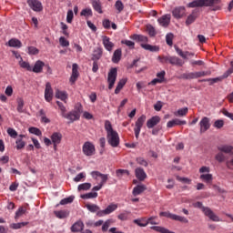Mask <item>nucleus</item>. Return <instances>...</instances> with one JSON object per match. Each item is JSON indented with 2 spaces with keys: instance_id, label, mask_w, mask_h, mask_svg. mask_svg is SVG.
Segmentation results:
<instances>
[{
  "instance_id": "nucleus-1",
  "label": "nucleus",
  "mask_w": 233,
  "mask_h": 233,
  "mask_svg": "<svg viewBox=\"0 0 233 233\" xmlns=\"http://www.w3.org/2000/svg\"><path fill=\"white\" fill-rule=\"evenodd\" d=\"M105 130L106 132L108 145H110V147L113 148H117L120 143L119 134L117 131L114 130V127H112V123H110L108 120L105 122Z\"/></svg>"
},
{
  "instance_id": "nucleus-2",
  "label": "nucleus",
  "mask_w": 233,
  "mask_h": 233,
  "mask_svg": "<svg viewBox=\"0 0 233 233\" xmlns=\"http://www.w3.org/2000/svg\"><path fill=\"white\" fill-rule=\"evenodd\" d=\"M193 207L195 208H200V210H202V212L205 214V216H207L208 218H209V219H211V221H215V222H219V217H218V215L215 214L214 211H212V209H210V208L208 207H204L203 203L198 201L195 202L193 204Z\"/></svg>"
},
{
  "instance_id": "nucleus-3",
  "label": "nucleus",
  "mask_w": 233,
  "mask_h": 233,
  "mask_svg": "<svg viewBox=\"0 0 233 233\" xmlns=\"http://www.w3.org/2000/svg\"><path fill=\"white\" fill-rule=\"evenodd\" d=\"M81 114H83V106L79 105L75 110L66 113L62 117L68 119L69 123H74V121H79Z\"/></svg>"
},
{
  "instance_id": "nucleus-4",
  "label": "nucleus",
  "mask_w": 233,
  "mask_h": 233,
  "mask_svg": "<svg viewBox=\"0 0 233 233\" xmlns=\"http://www.w3.org/2000/svg\"><path fill=\"white\" fill-rule=\"evenodd\" d=\"M158 61L161 63H169V65H173L174 66H183L185 65V62L183 59L176 56H157Z\"/></svg>"
},
{
  "instance_id": "nucleus-5",
  "label": "nucleus",
  "mask_w": 233,
  "mask_h": 233,
  "mask_svg": "<svg viewBox=\"0 0 233 233\" xmlns=\"http://www.w3.org/2000/svg\"><path fill=\"white\" fill-rule=\"evenodd\" d=\"M145 121H147V116L142 115L140 117L137 118L135 124V137L137 139H139V134H141V128H143V125H145Z\"/></svg>"
},
{
  "instance_id": "nucleus-6",
  "label": "nucleus",
  "mask_w": 233,
  "mask_h": 233,
  "mask_svg": "<svg viewBox=\"0 0 233 233\" xmlns=\"http://www.w3.org/2000/svg\"><path fill=\"white\" fill-rule=\"evenodd\" d=\"M116 79H117V68H111L107 75L108 88L112 90L114 85H116Z\"/></svg>"
},
{
  "instance_id": "nucleus-7",
  "label": "nucleus",
  "mask_w": 233,
  "mask_h": 233,
  "mask_svg": "<svg viewBox=\"0 0 233 233\" xmlns=\"http://www.w3.org/2000/svg\"><path fill=\"white\" fill-rule=\"evenodd\" d=\"M230 74H233V67H230L228 70H227L223 74V76H221L219 77L202 79V80H198V81H199V83L208 81V82H211V85H214V83H218V81H223V79H227V77H228V76H230Z\"/></svg>"
},
{
  "instance_id": "nucleus-8",
  "label": "nucleus",
  "mask_w": 233,
  "mask_h": 233,
  "mask_svg": "<svg viewBox=\"0 0 233 233\" xmlns=\"http://www.w3.org/2000/svg\"><path fill=\"white\" fill-rule=\"evenodd\" d=\"M82 150L85 154V156H94L96 154V147L91 142H86L83 145Z\"/></svg>"
},
{
  "instance_id": "nucleus-9",
  "label": "nucleus",
  "mask_w": 233,
  "mask_h": 233,
  "mask_svg": "<svg viewBox=\"0 0 233 233\" xmlns=\"http://www.w3.org/2000/svg\"><path fill=\"white\" fill-rule=\"evenodd\" d=\"M27 5L34 12H43V4L38 0H27Z\"/></svg>"
},
{
  "instance_id": "nucleus-10",
  "label": "nucleus",
  "mask_w": 233,
  "mask_h": 233,
  "mask_svg": "<svg viewBox=\"0 0 233 233\" xmlns=\"http://www.w3.org/2000/svg\"><path fill=\"white\" fill-rule=\"evenodd\" d=\"M116 210H117V204H111L106 209L98 211L96 216L103 218V216H108V214H112Z\"/></svg>"
},
{
  "instance_id": "nucleus-11",
  "label": "nucleus",
  "mask_w": 233,
  "mask_h": 233,
  "mask_svg": "<svg viewBox=\"0 0 233 233\" xmlns=\"http://www.w3.org/2000/svg\"><path fill=\"white\" fill-rule=\"evenodd\" d=\"M45 99L47 101V103H50V101L54 99V89H52V85L50 82L46 84Z\"/></svg>"
},
{
  "instance_id": "nucleus-12",
  "label": "nucleus",
  "mask_w": 233,
  "mask_h": 233,
  "mask_svg": "<svg viewBox=\"0 0 233 233\" xmlns=\"http://www.w3.org/2000/svg\"><path fill=\"white\" fill-rule=\"evenodd\" d=\"M199 127L200 134H204V132H207V130L210 128V118L204 116L199 122Z\"/></svg>"
},
{
  "instance_id": "nucleus-13",
  "label": "nucleus",
  "mask_w": 233,
  "mask_h": 233,
  "mask_svg": "<svg viewBox=\"0 0 233 233\" xmlns=\"http://www.w3.org/2000/svg\"><path fill=\"white\" fill-rule=\"evenodd\" d=\"M91 176L94 179H97L98 177H100L101 182L100 185H105L106 183V181H108V175L106 174H103L99 171H93L91 172Z\"/></svg>"
},
{
  "instance_id": "nucleus-14",
  "label": "nucleus",
  "mask_w": 233,
  "mask_h": 233,
  "mask_svg": "<svg viewBox=\"0 0 233 233\" xmlns=\"http://www.w3.org/2000/svg\"><path fill=\"white\" fill-rule=\"evenodd\" d=\"M102 43H103L104 48H106L107 52H112V50H114V43L110 41V37L106 35H103Z\"/></svg>"
},
{
  "instance_id": "nucleus-15",
  "label": "nucleus",
  "mask_w": 233,
  "mask_h": 233,
  "mask_svg": "<svg viewBox=\"0 0 233 233\" xmlns=\"http://www.w3.org/2000/svg\"><path fill=\"white\" fill-rule=\"evenodd\" d=\"M43 68H45V62L37 60L34 66L31 67V72H34L35 74H41L43 72Z\"/></svg>"
},
{
  "instance_id": "nucleus-16",
  "label": "nucleus",
  "mask_w": 233,
  "mask_h": 233,
  "mask_svg": "<svg viewBox=\"0 0 233 233\" xmlns=\"http://www.w3.org/2000/svg\"><path fill=\"white\" fill-rule=\"evenodd\" d=\"M79 68V66H77V64H73L72 66V75L70 77V83H72V85H74V83H76V81H77V78L79 77V71H77Z\"/></svg>"
},
{
  "instance_id": "nucleus-17",
  "label": "nucleus",
  "mask_w": 233,
  "mask_h": 233,
  "mask_svg": "<svg viewBox=\"0 0 233 233\" xmlns=\"http://www.w3.org/2000/svg\"><path fill=\"white\" fill-rule=\"evenodd\" d=\"M159 123H161V117L155 116L147 120V128H154V127L159 125Z\"/></svg>"
},
{
  "instance_id": "nucleus-18",
  "label": "nucleus",
  "mask_w": 233,
  "mask_h": 233,
  "mask_svg": "<svg viewBox=\"0 0 233 233\" xmlns=\"http://www.w3.org/2000/svg\"><path fill=\"white\" fill-rule=\"evenodd\" d=\"M181 125H187L186 120H180L178 118H175L167 123V128H173V127H181Z\"/></svg>"
},
{
  "instance_id": "nucleus-19",
  "label": "nucleus",
  "mask_w": 233,
  "mask_h": 233,
  "mask_svg": "<svg viewBox=\"0 0 233 233\" xmlns=\"http://www.w3.org/2000/svg\"><path fill=\"white\" fill-rule=\"evenodd\" d=\"M135 175L138 181H145L147 179V173L145 172V169L141 167L136 168Z\"/></svg>"
},
{
  "instance_id": "nucleus-20",
  "label": "nucleus",
  "mask_w": 233,
  "mask_h": 233,
  "mask_svg": "<svg viewBox=\"0 0 233 233\" xmlns=\"http://www.w3.org/2000/svg\"><path fill=\"white\" fill-rule=\"evenodd\" d=\"M172 14L176 19H181V17H183V15H185V7L183 6L176 7L172 11Z\"/></svg>"
},
{
  "instance_id": "nucleus-21",
  "label": "nucleus",
  "mask_w": 233,
  "mask_h": 233,
  "mask_svg": "<svg viewBox=\"0 0 233 233\" xmlns=\"http://www.w3.org/2000/svg\"><path fill=\"white\" fill-rule=\"evenodd\" d=\"M220 3L221 0H206V6H213V10H221Z\"/></svg>"
},
{
  "instance_id": "nucleus-22",
  "label": "nucleus",
  "mask_w": 233,
  "mask_h": 233,
  "mask_svg": "<svg viewBox=\"0 0 233 233\" xmlns=\"http://www.w3.org/2000/svg\"><path fill=\"white\" fill-rule=\"evenodd\" d=\"M91 5L95 12H97V14H103V6L101 5V1L91 0Z\"/></svg>"
},
{
  "instance_id": "nucleus-23",
  "label": "nucleus",
  "mask_w": 233,
  "mask_h": 233,
  "mask_svg": "<svg viewBox=\"0 0 233 233\" xmlns=\"http://www.w3.org/2000/svg\"><path fill=\"white\" fill-rule=\"evenodd\" d=\"M175 50L177 54L182 57V59H188L190 56H194V53H190L188 51L184 52L179 47H175Z\"/></svg>"
},
{
  "instance_id": "nucleus-24",
  "label": "nucleus",
  "mask_w": 233,
  "mask_h": 233,
  "mask_svg": "<svg viewBox=\"0 0 233 233\" xmlns=\"http://www.w3.org/2000/svg\"><path fill=\"white\" fill-rule=\"evenodd\" d=\"M103 56V48L101 47H96L92 55V61H99Z\"/></svg>"
},
{
  "instance_id": "nucleus-25",
  "label": "nucleus",
  "mask_w": 233,
  "mask_h": 233,
  "mask_svg": "<svg viewBox=\"0 0 233 233\" xmlns=\"http://www.w3.org/2000/svg\"><path fill=\"white\" fill-rule=\"evenodd\" d=\"M158 23L161 25V26H164L167 28L168 25H170V15H163L162 17L158 18Z\"/></svg>"
},
{
  "instance_id": "nucleus-26",
  "label": "nucleus",
  "mask_w": 233,
  "mask_h": 233,
  "mask_svg": "<svg viewBox=\"0 0 233 233\" xmlns=\"http://www.w3.org/2000/svg\"><path fill=\"white\" fill-rule=\"evenodd\" d=\"M54 214L56 218H58V219H65L70 216V211L68 210H58V211H54Z\"/></svg>"
},
{
  "instance_id": "nucleus-27",
  "label": "nucleus",
  "mask_w": 233,
  "mask_h": 233,
  "mask_svg": "<svg viewBox=\"0 0 233 233\" xmlns=\"http://www.w3.org/2000/svg\"><path fill=\"white\" fill-rule=\"evenodd\" d=\"M207 0H195L188 4L189 8L202 7L206 6Z\"/></svg>"
},
{
  "instance_id": "nucleus-28",
  "label": "nucleus",
  "mask_w": 233,
  "mask_h": 233,
  "mask_svg": "<svg viewBox=\"0 0 233 233\" xmlns=\"http://www.w3.org/2000/svg\"><path fill=\"white\" fill-rule=\"evenodd\" d=\"M196 19H198V12L194 10L186 20L187 26H190V25H192V23H194Z\"/></svg>"
},
{
  "instance_id": "nucleus-29",
  "label": "nucleus",
  "mask_w": 233,
  "mask_h": 233,
  "mask_svg": "<svg viewBox=\"0 0 233 233\" xmlns=\"http://www.w3.org/2000/svg\"><path fill=\"white\" fill-rule=\"evenodd\" d=\"M8 46L13 48H21L23 46V43L17 38H12L8 41Z\"/></svg>"
},
{
  "instance_id": "nucleus-30",
  "label": "nucleus",
  "mask_w": 233,
  "mask_h": 233,
  "mask_svg": "<svg viewBox=\"0 0 233 233\" xmlns=\"http://www.w3.org/2000/svg\"><path fill=\"white\" fill-rule=\"evenodd\" d=\"M61 139H63V135L59 132H55L51 136V141L53 144L61 143Z\"/></svg>"
},
{
  "instance_id": "nucleus-31",
  "label": "nucleus",
  "mask_w": 233,
  "mask_h": 233,
  "mask_svg": "<svg viewBox=\"0 0 233 233\" xmlns=\"http://www.w3.org/2000/svg\"><path fill=\"white\" fill-rule=\"evenodd\" d=\"M146 190L147 187H145V185H137L133 188V196H139Z\"/></svg>"
},
{
  "instance_id": "nucleus-32",
  "label": "nucleus",
  "mask_w": 233,
  "mask_h": 233,
  "mask_svg": "<svg viewBox=\"0 0 233 233\" xmlns=\"http://www.w3.org/2000/svg\"><path fill=\"white\" fill-rule=\"evenodd\" d=\"M17 107L16 110L19 114H23L25 112V100L21 97L16 99Z\"/></svg>"
},
{
  "instance_id": "nucleus-33",
  "label": "nucleus",
  "mask_w": 233,
  "mask_h": 233,
  "mask_svg": "<svg viewBox=\"0 0 233 233\" xmlns=\"http://www.w3.org/2000/svg\"><path fill=\"white\" fill-rule=\"evenodd\" d=\"M84 227H85V224H83L82 221H77L71 227V230L72 232H81Z\"/></svg>"
},
{
  "instance_id": "nucleus-34",
  "label": "nucleus",
  "mask_w": 233,
  "mask_h": 233,
  "mask_svg": "<svg viewBox=\"0 0 233 233\" xmlns=\"http://www.w3.org/2000/svg\"><path fill=\"white\" fill-rule=\"evenodd\" d=\"M56 99H61V101H64L65 103H66V99H68L66 92L60 91L59 89L56 91Z\"/></svg>"
},
{
  "instance_id": "nucleus-35",
  "label": "nucleus",
  "mask_w": 233,
  "mask_h": 233,
  "mask_svg": "<svg viewBox=\"0 0 233 233\" xmlns=\"http://www.w3.org/2000/svg\"><path fill=\"white\" fill-rule=\"evenodd\" d=\"M144 50H148L149 52H159V47L157 46H151L149 44H141Z\"/></svg>"
},
{
  "instance_id": "nucleus-36",
  "label": "nucleus",
  "mask_w": 233,
  "mask_h": 233,
  "mask_svg": "<svg viewBox=\"0 0 233 233\" xmlns=\"http://www.w3.org/2000/svg\"><path fill=\"white\" fill-rule=\"evenodd\" d=\"M188 114V107H183L174 113L177 117H185Z\"/></svg>"
},
{
  "instance_id": "nucleus-37",
  "label": "nucleus",
  "mask_w": 233,
  "mask_h": 233,
  "mask_svg": "<svg viewBox=\"0 0 233 233\" xmlns=\"http://www.w3.org/2000/svg\"><path fill=\"white\" fill-rule=\"evenodd\" d=\"M127 78H122L118 82V84H117L116 89H115V94H119V92H121V90L123 89V86H125V85H127Z\"/></svg>"
},
{
  "instance_id": "nucleus-38",
  "label": "nucleus",
  "mask_w": 233,
  "mask_h": 233,
  "mask_svg": "<svg viewBox=\"0 0 233 233\" xmlns=\"http://www.w3.org/2000/svg\"><path fill=\"white\" fill-rule=\"evenodd\" d=\"M121 56H122L121 49L115 50L113 54L112 61L114 63H118L119 61H121Z\"/></svg>"
},
{
  "instance_id": "nucleus-39",
  "label": "nucleus",
  "mask_w": 233,
  "mask_h": 233,
  "mask_svg": "<svg viewBox=\"0 0 233 233\" xmlns=\"http://www.w3.org/2000/svg\"><path fill=\"white\" fill-rule=\"evenodd\" d=\"M86 208H87V210H89V212H93V213L101 212L99 206L96 204H86Z\"/></svg>"
},
{
  "instance_id": "nucleus-40",
  "label": "nucleus",
  "mask_w": 233,
  "mask_h": 233,
  "mask_svg": "<svg viewBox=\"0 0 233 233\" xmlns=\"http://www.w3.org/2000/svg\"><path fill=\"white\" fill-rule=\"evenodd\" d=\"M20 59L21 60L19 61V65L21 68H25V70H27V72H32V66H30V63L23 61L22 57H20Z\"/></svg>"
},
{
  "instance_id": "nucleus-41",
  "label": "nucleus",
  "mask_w": 233,
  "mask_h": 233,
  "mask_svg": "<svg viewBox=\"0 0 233 233\" xmlns=\"http://www.w3.org/2000/svg\"><path fill=\"white\" fill-rule=\"evenodd\" d=\"M115 8L117 11V14H121V12H123V10H125V5L123 4V2L121 0H117L115 3Z\"/></svg>"
},
{
  "instance_id": "nucleus-42",
  "label": "nucleus",
  "mask_w": 233,
  "mask_h": 233,
  "mask_svg": "<svg viewBox=\"0 0 233 233\" xmlns=\"http://www.w3.org/2000/svg\"><path fill=\"white\" fill-rule=\"evenodd\" d=\"M132 39H134L135 41H140L142 43H148V37L143 35H134Z\"/></svg>"
},
{
  "instance_id": "nucleus-43",
  "label": "nucleus",
  "mask_w": 233,
  "mask_h": 233,
  "mask_svg": "<svg viewBox=\"0 0 233 233\" xmlns=\"http://www.w3.org/2000/svg\"><path fill=\"white\" fill-rule=\"evenodd\" d=\"M82 199H94L97 198V192H89L84 195H81Z\"/></svg>"
},
{
  "instance_id": "nucleus-44",
  "label": "nucleus",
  "mask_w": 233,
  "mask_h": 233,
  "mask_svg": "<svg viewBox=\"0 0 233 233\" xmlns=\"http://www.w3.org/2000/svg\"><path fill=\"white\" fill-rule=\"evenodd\" d=\"M94 14L92 13V9L91 8H86L83 9L80 13V15L82 17H92Z\"/></svg>"
},
{
  "instance_id": "nucleus-45",
  "label": "nucleus",
  "mask_w": 233,
  "mask_h": 233,
  "mask_svg": "<svg viewBox=\"0 0 233 233\" xmlns=\"http://www.w3.org/2000/svg\"><path fill=\"white\" fill-rule=\"evenodd\" d=\"M219 152H224V154H230L232 152L233 147L232 146H223L218 147Z\"/></svg>"
},
{
  "instance_id": "nucleus-46",
  "label": "nucleus",
  "mask_w": 233,
  "mask_h": 233,
  "mask_svg": "<svg viewBox=\"0 0 233 233\" xmlns=\"http://www.w3.org/2000/svg\"><path fill=\"white\" fill-rule=\"evenodd\" d=\"M133 223H135L138 227H147V218H137V219L133 220Z\"/></svg>"
},
{
  "instance_id": "nucleus-47",
  "label": "nucleus",
  "mask_w": 233,
  "mask_h": 233,
  "mask_svg": "<svg viewBox=\"0 0 233 233\" xmlns=\"http://www.w3.org/2000/svg\"><path fill=\"white\" fill-rule=\"evenodd\" d=\"M28 225V222H20V223H13L11 224V228H14V230H17L19 228H23V227H26Z\"/></svg>"
},
{
  "instance_id": "nucleus-48",
  "label": "nucleus",
  "mask_w": 233,
  "mask_h": 233,
  "mask_svg": "<svg viewBox=\"0 0 233 233\" xmlns=\"http://www.w3.org/2000/svg\"><path fill=\"white\" fill-rule=\"evenodd\" d=\"M195 74L197 76V79H199V77H205L207 76H211L212 71H198V72H195Z\"/></svg>"
},
{
  "instance_id": "nucleus-49",
  "label": "nucleus",
  "mask_w": 233,
  "mask_h": 233,
  "mask_svg": "<svg viewBox=\"0 0 233 233\" xmlns=\"http://www.w3.org/2000/svg\"><path fill=\"white\" fill-rule=\"evenodd\" d=\"M182 78L183 79H198L196 76V72L184 73L182 74Z\"/></svg>"
},
{
  "instance_id": "nucleus-50",
  "label": "nucleus",
  "mask_w": 233,
  "mask_h": 233,
  "mask_svg": "<svg viewBox=\"0 0 233 233\" xmlns=\"http://www.w3.org/2000/svg\"><path fill=\"white\" fill-rule=\"evenodd\" d=\"M215 159L218 161V163H223V161H227V157H225V154L220 151L216 155Z\"/></svg>"
},
{
  "instance_id": "nucleus-51",
  "label": "nucleus",
  "mask_w": 233,
  "mask_h": 233,
  "mask_svg": "<svg viewBox=\"0 0 233 233\" xmlns=\"http://www.w3.org/2000/svg\"><path fill=\"white\" fill-rule=\"evenodd\" d=\"M173 220L179 221L180 223H188V218H187L185 217H181L179 215H176V214L173 217Z\"/></svg>"
},
{
  "instance_id": "nucleus-52",
  "label": "nucleus",
  "mask_w": 233,
  "mask_h": 233,
  "mask_svg": "<svg viewBox=\"0 0 233 233\" xmlns=\"http://www.w3.org/2000/svg\"><path fill=\"white\" fill-rule=\"evenodd\" d=\"M117 177H123V176H130V171L127 169H117L116 172Z\"/></svg>"
},
{
  "instance_id": "nucleus-53",
  "label": "nucleus",
  "mask_w": 233,
  "mask_h": 233,
  "mask_svg": "<svg viewBox=\"0 0 233 233\" xmlns=\"http://www.w3.org/2000/svg\"><path fill=\"white\" fill-rule=\"evenodd\" d=\"M23 214H26V209L23 207H20L18 210L15 212V219H19Z\"/></svg>"
},
{
  "instance_id": "nucleus-54",
  "label": "nucleus",
  "mask_w": 233,
  "mask_h": 233,
  "mask_svg": "<svg viewBox=\"0 0 233 233\" xmlns=\"http://www.w3.org/2000/svg\"><path fill=\"white\" fill-rule=\"evenodd\" d=\"M173 39H174V34L168 33L166 35V43H167V45H168V46H172V45H174Z\"/></svg>"
},
{
  "instance_id": "nucleus-55",
  "label": "nucleus",
  "mask_w": 233,
  "mask_h": 233,
  "mask_svg": "<svg viewBox=\"0 0 233 233\" xmlns=\"http://www.w3.org/2000/svg\"><path fill=\"white\" fill-rule=\"evenodd\" d=\"M200 179L206 183H210L212 181V174H202L200 175Z\"/></svg>"
},
{
  "instance_id": "nucleus-56",
  "label": "nucleus",
  "mask_w": 233,
  "mask_h": 233,
  "mask_svg": "<svg viewBox=\"0 0 233 233\" xmlns=\"http://www.w3.org/2000/svg\"><path fill=\"white\" fill-rule=\"evenodd\" d=\"M16 145V150H22V148L26 145L25 141H23V138H17L15 141Z\"/></svg>"
},
{
  "instance_id": "nucleus-57",
  "label": "nucleus",
  "mask_w": 233,
  "mask_h": 233,
  "mask_svg": "<svg viewBox=\"0 0 233 233\" xmlns=\"http://www.w3.org/2000/svg\"><path fill=\"white\" fill-rule=\"evenodd\" d=\"M92 187V184L90 183H83L78 185V190H90V188Z\"/></svg>"
},
{
  "instance_id": "nucleus-58",
  "label": "nucleus",
  "mask_w": 233,
  "mask_h": 233,
  "mask_svg": "<svg viewBox=\"0 0 233 233\" xmlns=\"http://www.w3.org/2000/svg\"><path fill=\"white\" fill-rule=\"evenodd\" d=\"M130 214L129 211H124L123 213H120L117 216V218L120 219V221H127L128 219V215Z\"/></svg>"
},
{
  "instance_id": "nucleus-59",
  "label": "nucleus",
  "mask_w": 233,
  "mask_h": 233,
  "mask_svg": "<svg viewBox=\"0 0 233 233\" xmlns=\"http://www.w3.org/2000/svg\"><path fill=\"white\" fill-rule=\"evenodd\" d=\"M147 32L150 35V37H155L156 35V29L151 25H147Z\"/></svg>"
},
{
  "instance_id": "nucleus-60",
  "label": "nucleus",
  "mask_w": 233,
  "mask_h": 233,
  "mask_svg": "<svg viewBox=\"0 0 233 233\" xmlns=\"http://www.w3.org/2000/svg\"><path fill=\"white\" fill-rule=\"evenodd\" d=\"M7 134L10 136V137H13V139H15L17 137V131L12 127L7 128Z\"/></svg>"
},
{
  "instance_id": "nucleus-61",
  "label": "nucleus",
  "mask_w": 233,
  "mask_h": 233,
  "mask_svg": "<svg viewBox=\"0 0 233 233\" xmlns=\"http://www.w3.org/2000/svg\"><path fill=\"white\" fill-rule=\"evenodd\" d=\"M28 54L30 56H37V54H39V49H37L35 46H29L28 47Z\"/></svg>"
},
{
  "instance_id": "nucleus-62",
  "label": "nucleus",
  "mask_w": 233,
  "mask_h": 233,
  "mask_svg": "<svg viewBox=\"0 0 233 233\" xmlns=\"http://www.w3.org/2000/svg\"><path fill=\"white\" fill-rule=\"evenodd\" d=\"M59 43H60L61 46H70V42H68V40H66V38H65V36H61L59 38Z\"/></svg>"
},
{
  "instance_id": "nucleus-63",
  "label": "nucleus",
  "mask_w": 233,
  "mask_h": 233,
  "mask_svg": "<svg viewBox=\"0 0 233 233\" xmlns=\"http://www.w3.org/2000/svg\"><path fill=\"white\" fill-rule=\"evenodd\" d=\"M30 134H35V136H41V130L37 127H29Z\"/></svg>"
},
{
  "instance_id": "nucleus-64",
  "label": "nucleus",
  "mask_w": 233,
  "mask_h": 233,
  "mask_svg": "<svg viewBox=\"0 0 233 233\" xmlns=\"http://www.w3.org/2000/svg\"><path fill=\"white\" fill-rule=\"evenodd\" d=\"M74 201V197H69L66 198H63L60 201V205H68V203H72Z\"/></svg>"
}]
</instances>
